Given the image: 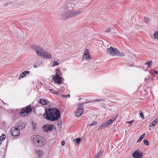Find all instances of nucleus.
<instances>
[{
	"instance_id": "obj_1",
	"label": "nucleus",
	"mask_w": 158,
	"mask_h": 158,
	"mask_svg": "<svg viewBox=\"0 0 158 158\" xmlns=\"http://www.w3.org/2000/svg\"><path fill=\"white\" fill-rule=\"evenodd\" d=\"M43 116L48 120L54 121L60 117V111L56 108L49 109L45 110Z\"/></svg>"
},
{
	"instance_id": "obj_2",
	"label": "nucleus",
	"mask_w": 158,
	"mask_h": 158,
	"mask_svg": "<svg viewBox=\"0 0 158 158\" xmlns=\"http://www.w3.org/2000/svg\"><path fill=\"white\" fill-rule=\"evenodd\" d=\"M107 52L109 55L112 56H115L118 54V50L116 48H113L111 46L107 49Z\"/></svg>"
},
{
	"instance_id": "obj_3",
	"label": "nucleus",
	"mask_w": 158,
	"mask_h": 158,
	"mask_svg": "<svg viewBox=\"0 0 158 158\" xmlns=\"http://www.w3.org/2000/svg\"><path fill=\"white\" fill-rule=\"evenodd\" d=\"M32 48L35 51L37 54L40 56L41 55L43 51L44 50L40 47L37 45L33 46Z\"/></svg>"
},
{
	"instance_id": "obj_4",
	"label": "nucleus",
	"mask_w": 158,
	"mask_h": 158,
	"mask_svg": "<svg viewBox=\"0 0 158 158\" xmlns=\"http://www.w3.org/2000/svg\"><path fill=\"white\" fill-rule=\"evenodd\" d=\"M10 133L11 135L14 136H17L20 135L19 130L18 129L15 127H13L10 130Z\"/></svg>"
},
{
	"instance_id": "obj_5",
	"label": "nucleus",
	"mask_w": 158,
	"mask_h": 158,
	"mask_svg": "<svg viewBox=\"0 0 158 158\" xmlns=\"http://www.w3.org/2000/svg\"><path fill=\"white\" fill-rule=\"evenodd\" d=\"M26 125V123H25L20 121L16 124L15 127L20 131V130H22L24 128Z\"/></svg>"
},
{
	"instance_id": "obj_6",
	"label": "nucleus",
	"mask_w": 158,
	"mask_h": 158,
	"mask_svg": "<svg viewBox=\"0 0 158 158\" xmlns=\"http://www.w3.org/2000/svg\"><path fill=\"white\" fill-rule=\"evenodd\" d=\"M46 142L45 139L42 136H39V139H38V142L37 143V147L42 146L45 145Z\"/></svg>"
},
{
	"instance_id": "obj_7",
	"label": "nucleus",
	"mask_w": 158,
	"mask_h": 158,
	"mask_svg": "<svg viewBox=\"0 0 158 158\" xmlns=\"http://www.w3.org/2000/svg\"><path fill=\"white\" fill-rule=\"evenodd\" d=\"M116 117L114 118H112L110 120H107L106 121L105 123H102L101 126L100 127V128H101L103 127H106L108 125L111 124L114 121L115 119L116 118Z\"/></svg>"
},
{
	"instance_id": "obj_8",
	"label": "nucleus",
	"mask_w": 158,
	"mask_h": 158,
	"mask_svg": "<svg viewBox=\"0 0 158 158\" xmlns=\"http://www.w3.org/2000/svg\"><path fill=\"white\" fill-rule=\"evenodd\" d=\"M116 117L114 118H112L110 120H107L106 121L105 123H102L101 126L100 127V128H101L103 127H106L108 125L111 124L114 121L115 119L116 118Z\"/></svg>"
},
{
	"instance_id": "obj_9",
	"label": "nucleus",
	"mask_w": 158,
	"mask_h": 158,
	"mask_svg": "<svg viewBox=\"0 0 158 158\" xmlns=\"http://www.w3.org/2000/svg\"><path fill=\"white\" fill-rule=\"evenodd\" d=\"M32 110V109L31 106H27L25 108H23L22 109L20 112V113L21 115L24 116V114L23 115V114H24L25 113L26 114H27V113L31 112Z\"/></svg>"
},
{
	"instance_id": "obj_10",
	"label": "nucleus",
	"mask_w": 158,
	"mask_h": 158,
	"mask_svg": "<svg viewBox=\"0 0 158 158\" xmlns=\"http://www.w3.org/2000/svg\"><path fill=\"white\" fill-rule=\"evenodd\" d=\"M142 152L139 150L135 151L132 154L133 158H142Z\"/></svg>"
},
{
	"instance_id": "obj_11",
	"label": "nucleus",
	"mask_w": 158,
	"mask_h": 158,
	"mask_svg": "<svg viewBox=\"0 0 158 158\" xmlns=\"http://www.w3.org/2000/svg\"><path fill=\"white\" fill-rule=\"evenodd\" d=\"M40 56L46 59H49L52 57V56L51 54L44 50Z\"/></svg>"
},
{
	"instance_id": "obj_12",
	"label": "nucleus",
	"mask_w": 158,
	"mask_h": 158,
	"mask_svg": "<svg viewBox=\"0 0 158 158\" xmlns=\"http://www.w3.org/2000/svg\"><path fill=\"white\" fill-rule=\"evenodd\" d=\"M53 128V125H50L49 124L45 125L43 127V129L44 131L46 132H48L52 131Z\"/></svg>"
},
{
	"instance_id": "obj_13",
	"label": "nucleus",
	"mask_w": 158,
	"mask_h": 158,
	"mask_svg": "<svg viewBox=\"0 0 158 158\" xmlns=\"http://www.w3.org/2000/svg\"><path fill=\"white\" fill-rule=\"evenodd\" d=\"M52 77H53V79L55 82L60 84L62 83V77L59 76H54V75H53Z\"/></svg>"
},
{
	"instance_id": "obj_14",
	"label": "nucleus",
	"mask_w": 158,
	"mask_h": 158,
	"mask_svg": "<svg viewBox=\"0 0 158 158\" xmlns=\"http://www.w3.org/2000/svg\"><path fill=\"white\" fill-rule=\"evenodd\" d=\"M90 58L88 50L86 49L84 52V54L82 57L83 60L88 61L89 60Z\"/></svg>"
},
{
	"instance_id": "obj_15",
	"label": "nucleus",
	"mask_w": 158,
	"mask_h": 158,
	"mask_svg": "<svg viewBox=\"0 0 158 158\" xmlns=\"http://www.w3.org/2000/svg\"><path fill=\"white\" fill-rule=\"evenodd\" d=\"M39 135H33L31 137V140L32 142L33 143L37 146V143L38 142V139H39Z\"/></svg>"
},
{
	"instance_id": "obj_16",
	"label": "nucleus",
	"mask_w": 158,
	"mask_h": 158,
	"mask_svg": "<svg viewBox=\"0 0 158 158\" xmlns=\"http://www.w3.org/2000/svg\"><path fill=\"white\" fill-rule=\"evenodd\" d=\"M83 111L84 109L83 108H78L75 114L76 116L78 117L81 116L82 114Z\"/></svg>"
},
{
	"instance_id": "obj_17",
	"label": "nucleus",
	"mask_w": 158,
	"mask_h": 158,
	"mask_svg": "<svg viewBox=\"0 0 158 158\" xmlns=\"http://www.w3.org/2000/svg\"><path fill=\"white\" fill-rule=\"evenodd\" d=\"M65 16L67 18H69L73 16V10H69L65 13Z\"/></svg>"
},
{
	"instance_id": "obj_18",
	"label": "nucleus",
	"mask_w": 158,
	"mask_h": 158,
	"mask_svg": "<svg viewBox=\"0 0 158 158\" xmlns=\"http://www.w3.org/2000/svg\"><path fill=\"white\" fill-rule=\"evenodd\" d=\"M30 73V72L28 71H25L22 72L20 74L19 77V79L20 80L21 78H23L24 77H26V75Z\"/></svg>"
},
{
	"instance_id": "obj_19",
	"label": "nucleus",
	"mask_w": 158,
	"mask_h": 158,
	"mask_svg": "<svg viewBox=\"0 0 158 158\" xmlns=\"http://www.w3.org/2000/svg\"><path fill=\"white\" fill-rule=\"evenodd\" d=\"M158 123V118H156L154 121L149 124V126L150 127H152L155 126Z\"/></svg>"
},
{
	"instance_id": "obj_20",
	"label": "nucleus",
	"mask_w": 158,
	"mask_h": 158,
	"mask_svg": "<svg viewBox=\"0 0 158 158\" xmlns=\"http://www.w3.org/2000/svg\"><path fill=\"white\" fill-rule=\"evenodd\" d=\"M48 101L46 99H44L43 98H41L39 101V103H41L43 105H46L48 104Z\"/></svg>"
},
{
	"instance_id": "obj_21",
	"label": "nucleus",
	"mask_w": 158,
	"mask_h": 158,
	"mask_svg": "<svg viewBox=\"0 0 158 158\" xmlns=\"http://www.w3.org/2000/svg\"><path fill=\"white\" fill-rule=\"evenodd\" d=\"M60 68H58L56 70V76H61L62 73H61V71H60Z\"/></svg>"
},
{
	"instance_id": "obj_22",
	"label": "nucleus",
	"mask_w": 158,
	"mask_h": 158,
	"mask_svg": "<svg viewBox=\"0 0 158 158\" xmlns=\"http://www.w3.org/2000/svg\"><path fill=\"white\" fill-rule=\"evenodd\" d=\"M73 16H77L81 13V10L74 11L73 10Z\"/></svg>"
},
{
	"instance_id": "obj_23",
	"label": "nucleus",
	"mask_w": 158,
	"mask_h": 158,
	"mask_svg": "<svg viewBox=\"0 0 158 158\" xmlns=\"http://www.w3.org/2000/svg\"><path fill=\"white\" fill-rule=\"evenodd\" d=\"M153 36L154 39L158 40V29L157 31L155 32L153 35Z\"/></svg>"
},
{
	"instance_id": "obj_24",
	"label": "nucleus",
	"mask_w": 158,
	"mask_h": 158,
	"mask_svg": "<svg viewBox=\"0 0 158 158\" xmlns=\"http://www.w3.org/2000/svg\"><path fill=\"white\" fill-rule=\"evenodd\" d=\"M103 152L100 151L99 152L97 153L95 155V156L94 158H98V156L102 154Z\"/></svg>"
},
{
	"instance_id": "obj_25",
	"label": "nucleus",
	"mask_w": 158,
	"mask_h": 158,
	"mask_svg": "<svg viewBox=\"0 0 158 158\" xmlns=\"http://www.w3.org/2000/svg\"><path fill=\"white\" fill-rule=\"evenodd\" d=\"M70 5L69 3H66L65 4L64 7V9L65 10H69V6Z\"/></svg>"
},
{
	"instance_id": "obj_26",
	"label": "nucleus",
	"mask_w": 158,
	"mask_h": 158,
	"mask_svg": "<svg viewBox=\"0 0 158 158\" xmlns=\"http://www.w3.org/2000/svg\"><path fill=\"white\" fill-rule=\"evenodd\" d=\"M145 135V134H143L139 138V139L138 140L137 142H139L141 141V140H142L143 138L144 137Z\"/></svg>"
},
{
	"instance_id": "obj_27",
	"label": "nucleus",
	"mask_w": 158,
	"mask_h": 158,
	"mask_svg": "<svg viewBox=\"0 0 158 158\" xmlns=\"http://www.w3.org/2000/svg\"><path fill=\"white\" fill-rule=\"evenodd\" d=\"M11 3L10 2H6L4 3L3 6L4 8H5L6 6H10L11 4Z\"/></svg>"
},
{
	"instance_id": "obj_28",
	"label": "nucleus",
	"mask_w": 158,
	"mask_h": 158,
	"mask_svg": "<svg viewBox=\"0 0 158 158\" xmlns=\"http://www.w3.org/2000/svg\"><path fill=\"white\" fill-rule=\"evenodd\" d=\"M49 91L51 92L53 94H55L57 95H58L59 94V93L58 92H56V91L53 90V89H49Z\"/></svg>"
},
{
	"instance_id": "obj_29",
	"label": "nucleus",
	"mask_w": 158,
	"mask_h": 158,
	"mask_svg": "<svg viewBox=\"0 0 158 158\" xmlns=\"http://www.w3.org/2000/svg\"><path fill=\"white\" fill-rule=\"evenodd\" d=\"M152 61L151 60L150 61H148V62H146L145 63V64L148 65L149 67H150L151 65L152 64Z\"/></svg>"
},
{
	"instance_id": "obj_30",
	"label": "nucleus",
	"mask_w": 158,
	"mask_h": 158,
	"mask_svg": "<svg viewBox=\"0 0 158 158\" xmlns=\"http://www.w3.org/2000/svg\"><path fill=\"white\" fill-rule=\"evenodd\" d=\"M118 55H116V56H123L124 55V53L123 52H120L118 51Z\"/></svg>"
},
{
	"instance_id": "obj_31",
	"label": "nucleus",
	"mask_w": 158,
	"mask_h": 158,
	"mask_svg": "<svg viewBox=\"0 0 158 158\" xmlns=\"http://www.w3.org/2000/svg\"><path fill=\"white\" fill-rule=\"evenodd\" d=\"M6 136L5 135H2L0 137V141H2L3 140L5 139Z\"/></svg>"
},
{
	"instance_id": "obj_32",
	"label": "nucleus",
	"mask_w": 158,
	"mask_h": 158,
	"mask_svg": "<svg viewBox=\"0 0 158 158\" xmlns=\"http://www.w3.org/2000/svg\"><path fill=\"white\" fill-rule=\"evenodd\" d=\"M143 143L145 145L147 146L149 144L148 142L145 139H143Z\"/></svg>"
},
{
	"instance_id": "obj_33",
	"label": "nucleus",
	"mask_w": 158,
	"mask_h": 158,
	"mask_svg": "<svg viewBox=\"0 0 158 158\" xmlns=\"http://www.w3.org/2000/svg\"><path fill=\"white\" fill-rule=\"evenodd\" d=\"M94 102H105V100L104 99H95Z\"/></svg>"
},
{
	"instance_id": "obj_34",
	"label": "nucleus",
	"mask_w": 158,
	"mask_h": 158,
	"mask_svg": "<svg viewBox=\"0 0 158 158\" xmlns=\"http://www.w3.org/2000/svg\"><path fill=\"white\" fill-rule=\"evenodd\" d=\"M139 114L140 115V116L141 117V118L142 119H144V117L143 114L142 113V112L141 111H140V112H139Z\"/></svg>"
},
{
	"instance_id": "obj_35",
	"label": "nucleus",
	"mask_w": 158,
	"mask_h": 158,
	"mask_svg": "<svg viewBox=\"0 0 158 158\" xmlns=\"http://www.w3.org/2000/svg\"><path fill=\"white\" fill-rule=\"evenodd\" d=\"M78 106H79L78 108H83V103H79L78 104Z\"/></svg>"
},
{
	"instance_id": "obj_36",
	"label": "nucleus",
	"mask_w": 158,
	"mask_h": 158,
	"mask_svg": "<svg viewBox=\"0 0 158 158\" xmlns=\"http://www.w3.org/2000/svg\"><path fill=\"white\" fill-rule=\"evenodd\" d=\"M97 123L96 122H93L92 123L90 124L88 126H92V125H94V126H95L97 125Z\"/></svg>"
},
{
	"instance_id": "obj_37",
	"label": "nucleus",
	"mask_w": 158,
	"mask_h": 158,
	"mask_svg": "<svg viewBox=\"0 0 158 158\" xmlns=\"http://www.w3.org/2000/svg\"><path fill=\"white\" fill-rule=\"evenodd\" d=\"M81 141V139L80 138H78L76 139V142L77 143H79Z\"/></svg>"
},
{
	"instance_id": "obj_38",
	"label": "nucleus",
	"mask_w": 158,
	"mask_h": 158,
	"mask_svg": "<svg viewBox=\"0 0 158 158\" xmlns=\"http://www.w3.org/2000/svg\"><path fill=\"white\" fill-rule=\"evenodd\" d=\"M59 64V63L57 61H55L53 62V65L54 66H56L58 65Z\"/></svg>"
},
{
	"instance_id": "obj_39",
	"label": "nucleus",
	"mask_w": 158,
	"mask_h": 158,
	"mask_svg": "<svg viewBox=\"0 0 158 158\" xmlns=\"http://www.w3.org/2000/svg\"><path fill=\"white\" fill-rule=\"evenodd\" d=\"M134 122V120H133L131 121H130L129 122H126V123H130V124H131Z\"/></svg>"
},
{
	"instance_id": "obj_40",
	"label": "nucleus",
	"mask_w": 158,
	"mask_h": 158,
	"mask_svg": "<svg viewBox=\"0 0 158 158\" xmlns=\"http://www.w3.org/2000/svg\"><path fill=\"white\" fill-rule=\"evenodd\" d=\"M110 27H108L107 28L105 31V32H109L110 31Z\"/></svg>"
},
{
	"instance_id": "obj_41",
	"label": "nucleus",
	"mask_w": 158,
	"mask_h": 158,
	"mask_svg": "<svg viewBox=\"0 0 158 158\" xmlns=\"http://www.w3.org/2000/svg\"><path fill=\"white\" fill-rule=\"evenodd\" d=\"M65 142L64 141H62L61 143V145L62 146H64L65 145Z\"/></svg>"
},
{
	"instance_id": "obj_42",
	"label": "nucleus",
	"mask_w": 158,
	"mask_h": 158,
	"mask_svg": "<svg viewBox=\"0 0 158 158\" xmlns=\"http://www.w3.org/2000/svg\"><path fill=\"white\" fill-rule=\"evenodd\" d=\"M154 73H155L156 74H158V71L157 70H155L154 71Z\"/></svg>"
},
{
	"instance_id": "obj_43",
	"label": "nucleus",
	"mask_w": 158,
	"mask_h": 158,
	"mask_svg": "<svg viewBox=\"0 0 158 158\" xmlns=\"http://www.w3.org/2000/svg\"><path fill=\"white\" fill-rule=\"evenodd\" d=\"M144 20H148L149 19L147 17H145L144 18Z\"/></svg>"
},
{
	"instance_id": "obj_44",
	"label": "nucleus",
	"mask_w": 158,
	"mask_h": 158,
	"mask_svg": "<svg viewBox=\"0 0 158 158\" xmlns=\"http://www.w3.org/2000/svg\"><path fill=\"white\" fill-rule=\"evenodd\" d=\"M149 20H145V22L147 23H149Z\"/></svg>"
},
{
	"instance_id": "obj_45",
	"label": "nucleus",
	"mask_w": 158,
	"mask_h": 158,
	"mask_svg": "<svg viewBox=\"0 0 158 158\" xmlns=\"http://www.w3.org/2000/svg\"><path fill=\"white\" fill-rule=\"evenodd\" d=\"M127 66H128V67H129H129H131V66H132V65H131V64H127Z\"/></svg>"
},
{
	"instance_id": "obj_46",
	"label": "nucleus",
	"mask_w": 158,
	"mask_h": 158,
	"mask_svg": "<svg viewBox=\"0 0 158 158\" xmlns=\"http://www.w3.org/2000/svg\"><path fill=\"white\" fill-rule=\"evenodd\" d=\"M81 99V98L80 97H78V100H80Z\"/></svg>"
},
{
	"instance_id": "obj_47",
	"label": "nucleus",
	"mask_w": 158,
	"mask_h": 158,
	"mask_svg": "<svg viewBox=\"0 0 158 158\" xmlns=\"http://www.w3.org/2000/svg\"><path fill=\"white\" fill-rule=\"evenodd\" d=\"M34 68H37L36 65H34Z\"/></svg>"
},
{
	"instance_id": "obj_48",
	"label": "nucleus",
	"mask_w": 158,
	"mask_h": 158,
	"mask_svg": "<svg viewBox=\"0 0 158 158\" xmlns=\"http://www.w3.org/2000/svg\"><path fill=\"white\" fill-rule=\"evenodd\" d=\"M62 97H67V95H63L62 96Z\"/></svg>"
},
{
	"instance_id": "obj_49",
	"label": "nucleus",
	"mask_w": 158,
	"mask_h": 158,
	"mask_svg": "<svg viewBox=\"0 0 158 158\" xmlns=\"http://www.w3.org/2000/svg\"><path fill=\"white\" fill-rule=\"evenodd\" d=\"M33 127H34L33 128V129H35V127L34 126V124H33Z\"/></svg>"
},
{
	"instance_id": "obj_50",
	"label": "nucleus",
	"mask_w": 158,
	"mask_h": 158,
	"mask_svg": "<svg viewBox=\"0 0 158 158\" xmlns=\"http://www.w3.org/2000/svg\"><path fill=\"white\" fill-rule=\"evenodd\" d=\"M68 96H69H69H70V95H69V94L68 95Z\"/></svg>"
},
{
	"instance_id": "obj_51",
	"label": "nucleus",
	"mask_w": 158,
	"mask_h": 158,
	"mask_svg": "<svg viewBox=\"0 0 158 158\" xmlns=\"http://www.w3.org/2000/svg\"><path fill=\"white\" fill-rule=\"evenodd\" d=\"M87 103L86 102H84V103Z\"/></svg>"
},
{
	"instance_id": "obj_52",
	"label": "nucleus",
	"mask_w": 158,
	"mask_h": 158,
	"mask_svg": "<svg viewBox=\"0 0 158 158\" xmlns=\"http://www.w3.org/2000/svg\"><path fill=\"white\" fill-rule=\"evenodd\" d=\"M35 125H36V124L35 123Z\"/></svg>"
},
{
	"instance_id": "obj_53",
	"label": "nucleus",
	"mask_w": 158,
	"mask_h": 158,
	"mask_svg": "<svg viewBox=\"0 0 158 158\" xmlns=\"http://www.w3.org/2000/svg\"><path fill=\"white\" fill-rule=\"evenodd\" d=\"M0 144H1V142H0Z\"/></svg>"
}]
</instances>
